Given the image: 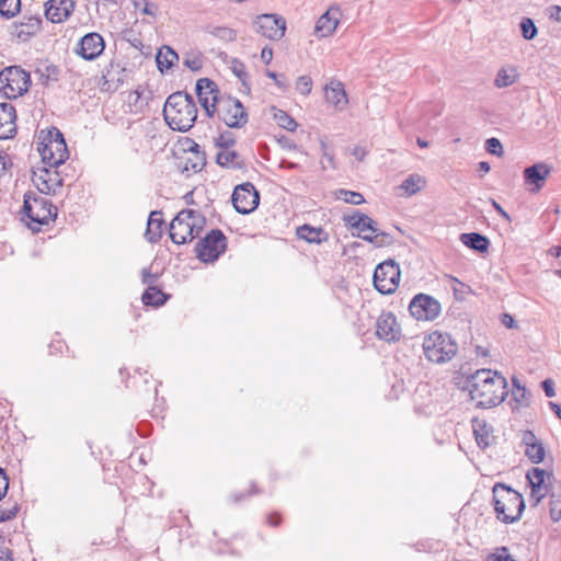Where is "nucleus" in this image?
Masks as SVG:
<instances>
[{
	"mask_svg": "<svg viewBox=\"0 0 561 561\" xmlns=\"http://www.w3.org/2000/svg\"><path fill=\"white\" fill-rule=\"evenodd\" d=\"M525 455L533 463H540L545 460L546 449L540 442L525 447Z\"/></svg>",
	"mask_w": 561,
	"mask_h": 561,
	"instance_id": "38",
	"label": "nucleus"
},
{
	"mask_svg": "<svg viewBox=\"0 0 561 561\" xmlns=\"http://www.w3.org/2000/svg\"><path fill=\"white\" fill-rule=\"evenodd\" d=\"M205 225V217L197 210H194L190 226H192L193 239L198 237Z\"/></svg>",
	"mask_w": 561,
	"mask_h": 561,
	"instance_id": "48",
	"label": "nucleus"
},
{
	"mask_svg": "<svg viewBox=\"0 0 561 561\" xmlns=\"http://www.w3.org/2000/svg\"><path fill=\"white\" fill-rule=\"evenodd\" d=\"M425 183V179L420 174H411L402 182L399 190L403 191L407 196H412L420 192Z\"/></svg>",
	"mask_w": 561,
	"mask_h": 561,
	"instance_id": "37",
	"label": "nucleus"
},
{
	"mask_svg": "<svg viewBox=\"0 0 561 561\" xmlns=\"http://www.w3.org/2000/svg\"><path fill=\"white\" fill-rule=\"evenodd\" d=\"M22 214L30 219L27 226L37 229L32 227L31 224L47 225L49 220L57 216V208L47 197L30 191L24 194Z\"/></svg>",
	"mask_w": 561,
	"mask_h": 561,
	"instance_id": "4",
	"label": "nucleus"
},
{
	"mask_svg": "<svg viewBox=\"0 0 561 561\" xmlns=\"http://www.w3.org/2000/svg\"><path fill=\"white\" fill-rule=\"evenodd\" d=\"M209 33L224 41V42H232L236 39L237 37V34L236 32L232 30V28H229V27H226V26H216V27H213Z\"/></svg>",
	"mask_w": 561,
	"mask_h": 561,
	"instance_id": "46",
	"label": "nucleus"
},
{
	"mask_svg": "<svg viewBox=\"0 0 561 561\" xmlns=\"http://www.w3.org/2000/svg\"><path fill=\"white\" fill-rule=\"evenodd\" d=\"M216 148L219 150L230 149L236 145V138L232 133L225 131L214 139Z\"/></svg>",
	"mask_w": 561,
	"mask_h": 561,
	"instance_id": "45",
	"label": "nucleus"
},
{
	"mask_svg": "<svg viewBox=\"0 0 561 561\" xmlns=\"http://www.w3.org/2000/svg\"><path fill=\"white\" fill-rule=\"evenodd\" d=\"M519 78V72L516 66L505 65L501 67L496 73L494 84L497 88H506L514 84Z\"/></svg>",
	"mask_w": 561,
	"mask_h": 561,
	"instance_id": "30",
	"label": "nucleus"
},
{
	"mask_svg": "<svg viewBox=\"0 0 561 561\" xmlns=\"http://www.w3.org/2000/svg\"><path fill=\"white\" fill-rule=\"evenodd\" d=\"M31 85L30 72L20 66H10L0 71V92L8 99H16L26 93Z\"/></svg>",
	"mask_w": 561,
	"mask_h": 561,
	"instance_id": "6",
	"label": "nucleus"
},
{
	"mask_svg": "<svg viewBox=\"0 0 561 561\" xmlns=\"http://www.w3.org/2000/svg\"><path fill=\"white\" fill-rule=\"evenodd\" d=\"M179 60V55L170 46H162L156 57L158 68L161 72L171 69Z\"/></svg>",
	"mask_w": 561,
	"mask_h": 561,
	"instance_id": "31",
	"label": "nucleus"
},
{
	"mask_svg": "<svg viewBox=\"0 0 561 561\" xmlns=\"http://www.w3.org/2000/svg\"><path fill=\"white\" fill-rule=\"evenodd\" d=\"M193 157L187 158L185 161L184 170L193 171L194 173L199 172L206 165L205 152L199 150V146L194 142L191 148Z\"/></svg>",
	"mask_w": 561,
	"mask_h": 561,
	"instance_id": "35",
	"label": "nucleus"
},
{
	"mask_svg": "<svg viewBox=\"0 0 561 561\" xmlns=\"http://www.w3.org/2000/svg\"><path fill=\"white\" fill-rule=\"evenodd\" d=\"M184 66L192 71H199L203 67V58L201 53L191 51L184 56Z\"/></svg>",
	"mask_w": 561,
	"mask_h": 561,
	"instance_id": "43",
	"label": "nucleus"
},
{
	"mask_svg": "<svg viewBox=\"0 0 561 561\" xmlns=\"http://www.w3.org/2000/svg\"><path fill=\"white\" fill-rule=\"evenodd\" d=\"M460 240L466 247L478 252L488 251L490 244L489 239L478 232L462 233Z\"/></svg>",
	"mask_w": 561,
	"mask_h": 561,
	"instance_id": "32",
	"label": "nucleus"
},
{
	"mask_svg": "<svg viewBox=\"0 0 561 561\" xmlns=\"http://www.w3.org/2000/svg\"><path fill=\"white\" fill-rule=\"evenodd\" d=\"M194 214V209L181 210L170 224V238L176 244H184L193 240L192 226L190 219Z\"/></svg>",
	"mask_w": 561,
	"mask_h": 561,
	"instance_id": "14",
	"label": "nucleus"
},
{
	"mask_svg": "<svg viewBox=\"0 0 561 561\" xmlns=\"http://www.w3.org/2000/svg\"><path fill=\"white\" fill-rule=\"evenodd\" d=\"M168 295L159 287L149 286L142 294L141 300L146 306L160 307L165 304Z\"/></svg>",
	"mask_w": 561,
	"mask_h": 561,
	"instance_id": "36",
	"label": "nucleus"
},
{
	"mask_svg": "<svg viewBox=\"0 0 561 561\" xmlns=\"http://www.w3.org/2000/svg\"><path fill=\"white\" fill-rule=\"evenodd\" d=\"M75 7V0H48L45 3V16L51 23H61L72 14Z\"/></svg>",
	"mask_w": 561,
	"mask_h": 561,
	"instance_id": "20",
	"label": "nucleus"
},
{
	"mask_svg": "<svg viewBox=\"0 0 561 561\" xmlns=\"http://www.w3.org/2000/svg\"><path fill=\"white\" fill-rule=\"evenodd\" d=\"M342 15L341 9L336 5H332L323 13L317 21L314 33L319 37H327L334 33L336 30L340 18Z\"/></svg>",
	"mask_w": 561,
	"mask_h": 561,
	"instance_id": "21",
	"label": "nucleus"
},
{
	"mask_svg": "<svg viewBox=\"0 0 561 561\" xmlns=\"http://www.w3.org/2000/svg\"><path fill=\"white\" fill-rule=\"evenodd\" d=\"M227 249V238L219 229H211L195 245L197 259L204 263H213L225 253Z\"/></svg>",
	"mask_w": 561,
	"mask_h": 561,
	"instance_id": "7",
	"label": "nucleus"
},
{
	"mask_svg": "<svg viewBox=\"0 0 561 561\" xmlns=\"http://www.w3.org/2000/svg\"><path fill=\"white\" fill-rule=\"evenodd\" d=\"M469 393L478 407L491 408V369H480L471 376Z\"/></svg>",
	"mask_w": 561,
	"mask_h": 561,
	"instance_id": "10",
	"label": "nucleus"
},
{
	"mask_svg": "<svg viewBox=\"0 0 561 561\" xmlns=\"http://www.w3.org/2000/svg\"><path fill=\"white\" fill-rule=\"evenodd\" d=\"M492 382H493V405L494 404H499V403H502L507 394H508V390H507V380L506 378L501 375L497 370H493V379H492Z\"/></svg>",
	"mask_w": 561,
	"mask_h": 561,
	"instance_id": "34",
	"label": "nucleus"
},
{
	"mask_svg": "<svg viewBox=\"0 0 561 561\" xmlns=\"http://www.w3.org/2000/svg\"><path fill=\"white\" fill-rule=\"evenodd\" d=\"M493 502L497 518L506 524L518 520L525 508L522 494L502 483L493 485Z\"/></svg>",
	"mask_w": 561,
	"mask_h": 561,
	"instance_id": "2",
	"label": "nucleus"
},
{
	"mask_svg": "<svg viewBox=\"0 0 561 561\" xmlns=\"http://www.w3.org/2000/svg\"><path fill=\"white\" fill-rule=\"evenodd\" d=\"M520 440L524 447L530 446L533 444H536L540 442V439L537 438V436L531 431H523L520 435Z\"/></svg>",
	"mask_w": 561,
	"mask_h": 561,
	"instance_id": "53",
	"label": "nucleus"
},
{
	"mask_svg": "<svg viewBox=\"0 0 561 561\" xmlns=\"http://www.w3.org/2000/svg\"><path fill=\"white\" fill-rule=\"evenodd\" d=\"M337 198L352 205H360L365 202V198L360 193L347 190H340L337 192Z\"/></svg>",
	"mask_w": 561,
	"mask_h": 561,
	"instance_id": "44",
	"label": "nucleus"
},
{
	"mask_svg": "<svg viewBox=\"0 0 561 561\" xmlns=\"http://www.w3.org/2000/svg\"><path fill=\"white\" fill-rule=\"evenodd\" d=\"M472 428H473V434H474L476 442H477L478 446L482 449L488 448L490 445V443H489L490 431H489L486 421L481 420L479 417H474L472 420Z\"/></svg>",
	"mask_w": 561,
	"mask_h": 561,
	"instance_id": "33",
	"label": "nucleus"
},
{
	"mask_svg": "<svg viewBox=\"0 0 561 561\" xmlns=\"http://www.w3.org/2000/svg\"><path fill=\"white\" fill-rule=\"evenodd\" d=\"M363 213L354 210L351 215H344L343 220L346 226L358 230V228H360V222H363Z\"/></svg>",
	"mask_w": 561,
	"mask_h": 561,
	"instance_id": "51",
	"label": "nucleus"
},
{
	"mask_svg": "<svg viewBox=\"0 0 561 561\" xmlns=\"http://www.w3.org/2000/svg\"><path fill=\"white\" fill-rule=\"evenodd\" d=\"M274 119L277 125L286 130L294 131L297 128L295 119L283 110L274 108Z\"/></svg>",
	"mask_w": 561,
	"mask_h": 561,
	"instance_id": "40",
	"label": "nucleus"
},
{
	"mask_svg": "<svg viewBox=\"0 0 561 561\" xmlns=\"http://www.w3.org/2000/svg\"><path fill=\"white\" fill-rule=\"evenodd\" d=\"M376 335L386 342H397L401 337V328L392 312H382L376 321Z\"/></svg>",
	"mask_w": 561,
	"mask_h": 561,
	"instance_id": "18",
	"label": "nucleus"
},
{
	"mask_svg": "<svg viewBox=\"0 0 561 561\" xmlns=\"http://www.w3.org/2000/svg\"><path fill=\"white\" fill-rule=\"evenodd\" d=\"M42 26V19L38 15L24 16L23 21L13 25L12 34L21 42L28 41Z\"/></svg>",
	"mask_w": 561,
	"mask_h": 561,
	"instance_id": "23",
	"label": "nucleus"
},
{
	"mask_svg": "<svg viewBox=\"0 0 561 561\" xmlns=\"http://www.w3.org/2000/svg\"><path fill=\"white\" fill-rule=\"evenodd\" d=\"M512 382V400L510 401L512 410L517 411L520 408L528 407L530 403V393L527 391L526 387L522 386L517 378H513Z\"/></svg>",
	"mask_w": 561,
	"mask_h": 561,
	"instance_id": "27",
	"label": "nucleus"
},
{
	"mask_svg": "<svg viewBox=\"0 0 561 561\" xmlns=\"http://www.w3.org/2000/svg\"><path fill=\"white\" fill-rule=\"evenodd\" d=\"M522 36L526 41L534 39L538 34V28L530 18H523L520 21Z\"/></svg>",
	"mask_w": 561,
	"mask_h": 561,
	"instance_id": "42",
	"label": "nucleus"
},
{
	"mask_svg": "<svg viewBox=\"0 0 561 561\" xmlns=\"http://www.w3.org/2000/svg\"><path fill=\"white\" fill-rule=\"evenodd\" d=\"M550 170L545 163H537L529 168H526L524 171V176L526 184L533 185L530 188L531 192H538L549 175Z\"/></svg>",
	"mask_w": 561,
	"mask_h": 561,
	"instance_id": "24",
	"label": "nucleus"
},
{
	"mask_svg": "<svg viewBox=\"0 0 561 561\" xmlns=\"http://www.w3.org/2000/svg\"><path fill=\"white\" fill-rule=\"evenodd\" d=\"M158 279L157 274H152L149 268H142L141 271V282L142 284L149 286H154V283Z\"/></svg>",
	"mask_w": 561,
	"mask_h": 561,
	"instance_id": "55",
	"label": "nucleus"
},
{
	"mask_svg": "<svg viewBox=\"0 0 561 561\" xmlns=\"http://www.w3.org/2000/svg\"><path fill=\"white\" fill-rule=\"evenodd\" d=\"M549 473L540 468H531L528 470L526 478L530 486L529 502L531 505L537 506L548 493L546 478Z\"/></svg>",
	"mask_w": 561,
	"mask_h": 561,
	"instance_id": "16",
	"label": "nucleus"
},
{
	"mask_svg": "<svg viewBox=\"0 0 561 561\" xmlns=\"http://www.w3.org/2000/svg\"><path fill=\"white\" fill-rule=\"evenodd\" d=\"M273 58V50L271 47H264L261 51V59L264 64L268 65Z\"/></svg>",
	"mask_w": 561,
	"mask_h": 561,
	"instance_id": "62",
	"label": "nucleus"
},
{
	"mask_svg": "<svg viewBox=\"0 0 561 561\" xmlns=\"http://www.w3.org/2000/svg\"><path fill=\"white\" fill-rule=\"evenodd\" d=\"M297 237L309 243L320 244L328 240V233L322 228H314L309 225H302L297 228Z\"/></svg>",
	"mask_w": 561,
	"mask_h": 561,
	"instance_id": "29",
	"label": "nucleus"
},
{
	"mask_svg": "<svg viewBox=\"0 0 561 561\" xmlns=\"http://www.w3.org/2000/svg\"><path fill=\"white\" fill-rule=\"evenodd\" d=\"M37 150L42 161L49 168H57L69 157L67 144L62 134L56 127L48 129L38 142Z\"/></svg>",
	"mask_w": 561,
	"mask_h": 561,
	"instance_id": "3",
	"label": "nucleus"
},
{
	"mask_svg": "<svg viewBox=\"0 0 561 561\" xmlns=\"http://www.w3.org/2000/svg\"><path fill=\"white\" fill-rule=\"evenodd\" d=\"M493 561H517L510 550L505 547L497 548L493 552Z\"/></svg>",
	"mask_w": 561,
	"mask_h": 561,
	"instance_id": "52",
	"label": "nucleus"
},
{
	"mask_svg": "<svg viewBox=\"0 0 561 561\" xmlns=\"http://www.w3.org/2000/svg\"><path fill=\"white\" fill-rule=\"evenodd\" d=\"M423 351L427 360L444 364L456 356L458 345L449 334L435 331L425 336Z\"/></svg>",
	"mask_w": 561,
	"mask_h": 561,
	"instance_id": "5",
	"label": "nucleus"
},
{
	"mask_svg": "<svg viewBox=\"0 0 561 561\" xmlns=\"http://www.w3.org/2000/svg\"><path fill=\"white\" fill-rule=\"evenodd\" d=\"M549 513L553 522H559L561 519V493L551 494Z\"/></svg>",
	"mask_w": 561,
	"mask_h": 561,
	"instance_id": "47",
	"label": "nucleus"
},
{
	"mask_svg": "<svg viewBox=\"0 0 561 561\" xmlns=\"http://www.w3.org/2000/svg\"><path fill=\"white\" fill-rule=\"evenodd\" d=\"M253 25L256 33L272 41L280 39L286 31V21L276 14H261Z\"/></svg>",
	"mask_w": 561,
	"mask_h": 561,
	"instance_id": "13",
	"label": "nucleus"
},
{
	"mask_svg": "<svg viewBox=\"0 0 561 561\" xmlns=\"http://www.w3.org/2000/svg\"><path fill=\"white\" fill-rule=\"evenodd\" d=\"M265 75H266V77L273 79L278 88H280L283 90L287 88L284 75H278L271 70H266Z\"/></svg>",
	"mask_w": 561,
	"mask_h": 561,
	"instance_id": "58",
	"label": "nucleus"
},
{
	"mask_svg": "<svg viewBox=\"0 0 561 561\" xmlns=\"http://www.w3.org/2000/svg\"><path fill=\"white\" fill-rule=\"evenodd\" d=\"M215 113L230 128H241L249 119L248 112L241 101L231 96L220 98Z\"/></svg>",
	"mask_w": 561,
	"mask_h": 561,
	"instance_id": "8",
	"label": "nucleus"
},
{
	"mask_svg": "<svg viewBox=\"0 0 561 561\" xmlns=\"http://www.w3.org/2000/svg\"><path fill=\"white\" fill-rule=\"evenodd\" d=\"M440 304L430 295L419 294L409 305V311L413 318L422 321H433L440 313Z\"/></svg>",
	"mask_w": 561,
	"mask_h": 561,
	"instance_id": "12",
	"label": "nucleus"
},
{
	"mask_svg": "<svg viewBox=\"0 0 561 561\" xmlns=\"http://www.w3.org/2000/svg\"><path fill=\"white\" fill-rule=\"evenodd\" d=\"M500 322L507 329H518V324L510 313H502L500 316Z\"/></svg>",
	"mask_w": 561,
	"mask_h": 561,
	"instance_id": "57",
	"label": "nucleus"
},
{
	"mask_svg": "<svg viewBox=\"0 0 561 561\" xmlns=\"http://www.w3.org/2000/svg\"><path fill=\"white\" fill-rule=\"evenodd\" d=\"M366 154L367 151L365 150V148L360 146H356L352 151V156H354L358 161H363Z\"/></svg>",
	"mask_w": 561,
	"mask_h": 561,
	"instance_id": "63",
	"label": "nucleus"
},
{
	"mask_svg": "<svg viewBox=\"0 0 561 561\" xmlns=\"http://www.w3.org/2000/svg\"><path fill=\"white\" fill-rule=\"evenodd\" d=\"M549 18L561 22V7L560 5H552L549 8Z\"/></svg>",
	"mask_w": 561,
	"mask_h": 561,
	"instance_id": "61",
	"label": "nucleus"
},
{
	"mask_svg": "<svg viewBox=\"0 0 561 561\" xmlns=\"http://www.w3.org/2000/svg\"><path fill=\"white\" fill-rule=\"evenodd\" d=\"M296 89L302 95H308L312 90V80L309 76H300L296 81Z\"/></svg>",
	"mask_w": 561,
	"mask_h": 561,
	"instance_id": "50",
	"label": "nucleus"
},
{
	"mask_svg": "<svg viewBox=\"0 0 561 561\" xmlns=\"http://www.w3.org/2000/svg\"><path fill=\"white\" fill-rule=\"evenodd\" d=\"M542 388L547 397L552 398L554 397V383L551 379H546L542 381Z\"/></svg>",
	"mask_w": 561,
	"mask_h": 561,
	"instance_id": "59",
	"label": "nucleus"
},
{
	"mask_svg": "<svg viewBox=\"0 0 561 561\" xmlns=\"http://www.w3.org/2000/svg\"><path fill=\"white\" fill-rule=\"evenodd\" d=\"M162 225H163V218H162V211L160 210H153L150 213L148 222H147V230L145 232L146 239L151 242L156 243L160 240L162 234Z\"/></svg>",
	"mask_w": 561,
	"mask_h": 561,
	"instance_id": "26",
	"label": "nucleus"
},
{
	"mask_svg": "<svg viewBox=\"0 0 561 561\" xmlns=\"http://www.w3.org/2000/svg\"><path fill=\"white\" fill-rule=\"evenodd\" d=\"M104 48L103 37L99 33L92 32L79 41L76 51L85 60H94L103 53Z\"/></svg>",
	"mask_w": 561,
	"mask_h": 561,
	"instance_id": "19",
	"label": "nucleus"
},
{
	"mask_svg": "<svg viewBox=\"0 0 561 561\" xmlns=\"http://www.w3.org/2000/svg\"><path fill=\"white\" fill-rule=\"evenodd\" d=\"M231 201L239 214L247 215L259 206L260 194L252 183L247 182L234 187Z\"/></svg>",
	"mask_w": 561,
	"mask_h": 561,
	"instance_id": "11",
	"label": "nucleus"
},
{
	"mask_svg": "<svg viewBox=\"0 0 561 561\" xmlns=\"http://www.w3.org/2000/svg\"><path fill=\"white\" fill-rule=\"evenodd\" d=\"M15 108L10 103H0V139L12 138L16 133Z\"/></svg>",
	"mask_w": 561,
	"mask_h": 561,
	"instance_id": "22",
	"label": "nucleus"
},
{
	"mask_svg": "<svg viewBox=\"0 0 561 561\" xmlns=\"http://www.w3.org/2000/svg\"><path fill=\"white\" fill-rule=\"evenodd\" d=\"M325 99L335 107L342 108L347 104V96L341 82H331L325 87Z\"/></svg>",
	"mask_w": 561,
	"mask_h": 561,
	"instance_id": "28",
	"label": "nucleus"
},
{
	"mask_svg": "<svg viewBox=\"0 0 561 561\" xmlns=\"http://www.w3.org/2000/svg\"><path fill=\"white\" fill-rule=\"evenodd\" d=\"M33 182L42 194L55 193L62 186V179L55 168L45 167L33 172Z\"/></svg>",
	"mask_w": 561,
	"mask_h": 561,
	"instance_id": "17",
	"label": "nucleus"
},
{
	"mask_svg": "<svg viewBox=\"0 0 561 561\" xmlns=\"http://www.w3.org/2000/svg\"><path fill=\"white\" fill-rule=\"evenodd\" d=\"M35 75H38L41 82L47 85L49 81L58 80L59 69L55 65H46L44 69L37 68Z\"/></svg>",
	"mask_w": 561,
	"mask_h": 561,
	"instance_id": "39",
	"label": "nucleus"
},
{
	"mask_svg": "<svg viewBox=\"0 0 561 561\" xmlns=\"http://www.w3.org/2000/svg\"><path fill=\"white\" fill-rule=\"evenodd\" d=\"M163 117L173 130L188 131L197 118L193 96L181 91L169 95L163 106Z\"/></svg>",
	"mask_w": 561,
	"mask_h": 561,
	"instance_id": "1",
	"label": "nucleus"
},
{
	"mask_svg": "<svg viewBox=\"0 0 561 561\" xmlns=\"http://www.w3.org/2000/svg\"><path fill=\"white\" fill-rule=\"evenodd\" d=\"M0 561H13L12 552L8 548H0Z\"/></svg>",
	"mask_w": 561,
	"mask_h": 561,
	"instance_id": "64",
	"label": "nucleus"
},
{
	"mask_svg": "<svg viewBox=\"0 0 561 561\" xmlns=\"http://www.w3.org/2000/svg\"><path fill=\"white\" fill-rule=\"evenodd\" d=\"M373 280L380 294H392L399 285L400 268L393 261H385L375 268Z\"/></svg>",
	"mask_w": 561,
	"mask_h": 561,
	"instance_id": "9",
	"label": "nucleus"
},
{
	"mask_svg": "<svg viewBox=\"0 0 561 561\" xmlns=\"http://www.w3.org/2000/svg\"><path fill=\"white\" fill-rule=\"evenodd\" d=\"M365 230H370L371 232H377L378 229L376 227V221L371 219L369 216L364 214L363 222H360V228H358L359 232Z\"/></svg>",
	"mask_w": 561,
	"mask_h": 561,
	"instance_id": "54",
	"label": "nucleus"
},
{
	"mask_svg": "<svg viewBox=\"0 0 561 561\" xmlns=\"http://www.w3.org/2000/svg\"><path fill=\"white\" fill-rule=\"evenodd\" d=\"M158 11V7L154 3L148 2L145 0V7L142 9V13L151 16H156Z\"/></svg>",
	"mask_w": 561,
	"mask_h": 561,
	"instance_id": "60",
	"label": "nucleus"
},
{
	"mask_svg": "<svg viewBox=\"0 0 561 561\" xmlns=\"http://www.w3.org/2000/svg\"><path fill=\"white\" fill-rule=\"evenodd\" d=\"M195 91L201 106L205 110L207 116L213 117L216 112L217 102H219L220 99L217 95L218 90L216 83L208 78L198 79Z\"/></svg>",
	"mask_w": 561,
	"mask_h": 561,
	"instance_id": "15",
	"label": "nucleus"
},
{
	"mask_svg": "<svg viewBox=\"0 0 561 561\" xmlns=\"http://www.w3.org/2000/svg\"><path fill=\"white\" fill-rule=\"evenodd\" d=\"M216 163L225 169L241 170L245 168L244 160L232 148L219 150L216 154Z\"/></svg>",
	"mask_w": 561,
	"mask_h": 561,
	"instance_id": "25",
	"label": "nucleus"
},
{
	"mask_svg": "<svg viewBox=\"0 0 561 561\" xmlns=\"http://www.w3.org/2000/svg\"><path fill=\"white\" fill-rule=\"evenodd\" d=\"M21 0H0V15L11 19L20 12Z\"/></svg>",
	"mask_w": 561,
	"mask_h": 561,
	"instance_id": "41",
	"label": "nucleus"
},
{
	"mask_svg": "<svg viewBox=\"0 0 561 561\" xmlns=\"http://www.w3.org/2000/svg\"><path fill=\"white\" fill-rule=\"evenodd\" d=\"M231 70L240 79V81L245 85L247 80L249 79V75L245 71L244 64L238 59H233L231 61Z\"/></svg>",
	"mask_w": 561,
	"mask_h": 561,
	"instance_id": "49",
	"label": "nucleus"
},
{
	"mask_svg": "<svg viewBox=\"0 0 561 561\" xmlns=\"http://www.w3.org/2000/svg\"><path fill=\"white\" fill-rule=\"evenodd\" d=\"M9 489V478L5 471L0 468V501L5 496Z\"/></svg>",
	"mask_w": 561,
	"mask_h": 561,
	"instance_id": "56",
	"label": "nucleus"
}]
</instances>
